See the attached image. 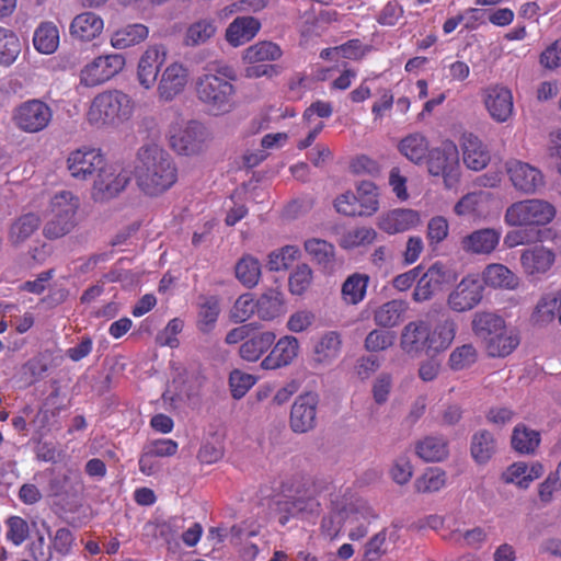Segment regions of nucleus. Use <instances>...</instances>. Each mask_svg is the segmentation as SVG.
<instances>
[{"instance_id": "1", "label": "nucleus", "mask_w": 561, "mask_h": 561, "mask_svg": "<svg viewBox=\"0 0 561 561\" xmlns=\"http://www.w3.org/2000/svg\"><path fill=\"white\" fill-rule=\"evenodd\" d=\"M193 82L194 92L201 104L214 116L232 112L236 107V88L238 79L236 70L228 65L205 68Z\"/></svg>"}, {"instance_id": "2", "label": "nucleus", "mask_w": 561, "mask_h": 561, "mask_svg": "<svg viewBox=\"0 0 561 561\" xmlns=\"http://www.w3.org/2000/svg\"><path fill=\"white\" fill-rule=\"evenodd\" d=\"M135 175L138 186L147 195L156 196L175 183L178 170L171 156L158 145L151 144L139 148Z\"/></svg>"}, {"instance_id": "3", "label": "nucleus", "mask_w": 561, "mask_h": 561, "mask_svg": "<svg viewBox=\"0 0 561 561\" xmlns=\"http://www.w3.org/2000/svg\"><path fill=\"white\" fill-rule=\"evenodd\" d=\"M557 216L554 205L546 199L531 198L513 203L506 208L504 220L511 227L546 226Z\"/></svg>"}, {"instance_id": "4", "label": "nucleus", "mask_w": 561, "mask_h": 561, "mask_svg": "<svg viewBox=\"0 0 561 561\" xmlns=\"http://www.w3.org/2000/svg\"><path fill=\"white\" fill-rule=\"evenodd\" d=\"M129 102L128 95L121 91L101 93L92 101L90 119L103 124L127 119L131 113Z\"/></svg>"}, {"instance_id": "5", "label": "nucleus", "mask_w": 561, "mask_h": 561, "mask_svg": "<svg viewBox=\"0 0 561 561\" xmlns=\"http://www.w3.org/2000/svg\"><path fill=\"white\" fill-rule=\"evenodd\" d=\"M426 157L428 172L434 176H443L446 186L451 187L458 180L459 154L456 145L446 141L428 150Z\"/></svg>"}, {"instance_id": "6", "label": "nucleus", "mask_w": 561, "mask_h": 561, "mask_svg": "<svg viewBox=\"0 0 561 561\" xmlns=\"http://www.w3.org/2000/svg\"><path fill=\"white\" fill-rule=\"evenodd\" d=\"M457 280V273L442 262H435L419 278L413 291V299L417 302L430 300L443 286Z\"/></svg>"}, {"instance_id": "7", "label": "nucleus", "mask_w": 561, "mask_h": 561, "mask_svg": "<svg viewBox=\"0 0 561 561\" xmlns=\"http://www.w3.org/2000/svg\"><path fill=\"white\" fill-rule=\"evenodd\" d=\"M53 118L51 108L41 100H30L20 104L13 113L15 126L25 133L45 129Z\"/></svg>"}, {"instance_id": "8", "label": "nucleus", "mask_w": 561, "mask_h": 561, "mask_svg": "<svg viewBox=\"0 0 561 561\" xmlns=\"http://www.w3.org/2000/svg\"><path fill=\"white\" fill-rule=\"evenodd\" d=\"M69 193H61L53 202L51 217L46 222L43 233L47 239H58L69 233L76 222L77 203L67 202Z\"/></svg>"}, {"instance_id": "9", "label": "nucleus", "mask_w": 561, "mask_h": 561, "mask_svg": "<svg viewBox=\"0 0 561 561\" xmlns=\"http://www.w3.org/2000/svg\"><path fill=\"white\" fill-rule=\"evenodd\" d=\"M124 67L125 57L122 54L99 56L81 70L80 81L85 87H95L112 79Z\"/></svg>"}, {"instance_id": "10", "label": "nucleus", "mask_w": 561, "mask_h": 561, "mask_svg": "<svg viewBox=\"0 0 561 561\" xmlns=\"http://www.w3.org/2000/svg\"><path fill=\"white\" fill-rule=\"evenodd\" d=\"M104 157L100 150L93 148H79L71 151L67 158V171L77 181L94 179L99 169L103 168Z\"/></svg>"}, {"instance_id": "11", "label": "nucleus", "mask_w": 561, "mask_h": 561, "mask_svg": "<svg viewBox=\"0 0 561 561\" xmlns=\"http://www.w3.org/2000/svg\"><path fill=\"white\" fill-rule=\"evenodd\" d=\"M319 396L306 392L296 398L291 405L289 425L295 433H307L317 425V407Z\"/></svg>"}, {"instance_id": "12", "label": "nucleus", "mask_w": 561, "mask_h": 561, "mask_svg": "<svg viewBox=\"0 0 561 561\" xmlns=\"http://www.w3.org/2000/svg\"><path fill=\"white\" fill-rule=\"evenodd\" d=\"M483 286L473 276H467L449 294L447 304L457 312H463L474 308L482 299Z\"/></svg>"}, {"instance_id": "13", "label": "nucleus", "mask_w": 561, "mask_h": 561, "mask_svg": "<svg viewBox=\"0 0 561 561\" xmlns=\"http://www.w3.org/2000/svg\"><path fill=\"white\" fill-rule=\"evenodd\" d=\"M129 181L128 172L118 167L108 165L104 160L103 168L98 170L93 179V187L102 198H112L121 193Z\"/></svg>"}, {"instance_id": "14", "label": "nucleus", "mask_w": 561, "mask_h": 561, "mask_svg": "<svg viewBox=\"0 0 561 561\" xmlns=\"http://www.w3.org/2000/svg\"><path fill=\"white\" fill-rule=\"evenodd\" d=\"M167 51L163 46H150L141 55L137 66V81L145 90H150L157 82L161 66L165 62Z\"/></svg>"}, {"instance_id": "15", "label": "nucleus", "mask_w": 561, "mask_h": 561, "mask_svg": "<svg viewBox=\"0 0 561 561\" xmlns=\"http://www.w3.org/2000/svg\"><path fill=\"white\" fill-rule=\"evenodd\" d=\"M205 136V127L196 121H191L184 128L171 135L170 145L178 153L192 156L202 150Z\"/></svg>"}, {"instance_id": "16", "label": "nucleus", "mask_w": 561, "mask_h": 561, "mask_svg": "<svg viewBox=\"0 0 561 561\" xmlns=\"http://www.w3.org/2000/svg\"><path fill=\"white\" fill-rule=\"evenodd\" d=\"M188 81V69L180 62L170 64L163 71L157 92L164 102H170L181 94Z\"/></svg>"}, {"instance_id": "17", "label": "nucleus", "mask_w": 561, "mask_h": 561, "mask_svg": "<svg viewBox=\"0 0 561 561\" xmlns=\"http://www.w3.org/2000/svg\"><path fill=\"white\" fill-rule=\"evenodd\" d=\"M508 174L514 187L525 194H535L545 185L541 172L528 163L514 162L508 168Z\"/></svg>"}, {"instance_id": "18", "label": "nucleus", "mask_w": 561, "mask_h": 561, "mask_svg": "<svg viewBox=\"0 0 561 561\" xmlns=\"http://www.w3.org/2000/svg\"><path fill=\"white\" fill-rule=\"evenodd\" d=\"M484 104L496 122H506L513 113V96L505 87L494 85L484 90Z\"/></svg>"}, {"instance_id": "19", "label": "nucleus", "mask_w": 561, "mask_h": 561, "mask_svg": "<svg viewBox=\"0 0 561 561\" xmlns=\"http://www.w3.org/2000/svg\"><path fill=\"white\" fill-rule=\"evenodd\" d=\"M501 231L494 228H482L461 239V249L471 254H491L500 243Z\"/></svg>"}, {"instance_id": "20", "label": "nucleus", "mask_w": 561, "mask_h": 561, "mask_svg": "<svg viewBox=\"0 0 561 561\" xmlns=\"http://www.w3.org/2000/svg\"><path fill=\"white\" fill-rule=\"evenodd\" d=\"M420 221L419 211L407 208H397L382 214L379 217L378 227L389 234H394L416 227Z\"/></svg>"}, {"instance_id": "21", "label": "nucleus", "mask_w": 561, "mask_h": 561, "mask_svg": "<svg viewBox=\"0 0 561 561\" xmlns=\"http://www.w3.org/2000/svg\"><path fill=\"white\" fill-rule=\"evenodd\" d=\"M304 248L324 273L331 274L342 265L336 259L335 247L327 240L311 238L305 241Z\"/></svg>"}, {"instance_id": "22", "label": "nucleus", "mask_w": 561, "mask_h": 561, "mask_svg": "<svg viewBox=\"0 0 561 561\" xmlns=\"http://www.w3.org/2000/svg\"><path fill=\"white\" fill-rule=\"evenodd\" d=\"M299 342L295 336L280 337L271 353L263 359L261 366L265 369H275L287 366L298 356Z\"/></svg>"}, {"instance_id": "23", "label": "nucleus", "mask_w": 561, "mask_h": 561, "mask_svg": "<svg viewBox=\"0 0 561 561\" xmlns=\"http://www.w3.org/2000/svg\"><path fill=\"white\" fill-rule=\"evenodd\" d=\"M556 254L542 245L526 249L520 254V264L527 275L535 276L547 273L554 263Z\"/></svg>"}, {"instance_id": "24", "label": "nucleus", "mask_w": 561, "mask_h": 561, "mask_svg": "<svg viewBox=\"0 0 561 561\" xmlns=\"http://www.w3.org/2000/svg\"><path fill=\"white\" fill-rule=\"evenodd\" d=\"M401 347L404 352L412 354L425 351L427 353L428 325L424 321L408 323L401 333Z\"/></svg>"}, {"instance_id": "25", "label": "nucleus", "mask_w": 561, "mask_h": 561, "mask_svg": "<svg viewBox=\"0 0 561 561\" xmlns=\"http://www.w3.org/2000/svg\"><path fill=\"white\" fill-rule=\"evenodd\" d=\"M261 23L253 16H239L226 30L227 42L237 47L250 42L260 31Z\"/></svg>"}, {"instance_id": "26", "label": "nucleus", "mask_w": 561, "mask_h": 561, "mask_svg": "<svg viewBox=\"0 0 561 561\" xmlns=\"http://www.w3.org/2000/svg\"><path fill=\"white\" fill-rule=\"evenodd\" d=\"M48 486L50 495L67 500L78 499L83 491L80 473L76 471L54 477Z\"/></svg>"}, {"instance_id": "27", "label": "nucleus", "mask_w": 561, "mask_h": 561, "mask_svg": "<svg viewBox=\"0 0 561 561\" xmlns=\"http://www.w3.org/2000/svg\"><path fill=\"white\" fill-rule=\"evenodd\" d=\"M497 450V442L488 430H479L471 436L470 455L478 465L488 463Z\"/></svg>"}, {"instance_id": "28", "label": "nucleus", "mask_w": 561, "mask_h": 561, "mask_svg": "<svg viewBox=\"0 0 561 561\" xmlns=\"http://www.w3.org/2000/svg\"><path fill=\"white\" fill-rule=\"evenodd\" d=\"M103 30V20L94 12L78 14L70 24V34L80 41H91Z\"/></svg>"}, {"instance_id": "29", "label": "nucleus", "mask_w": 561, "mask_h": 561, "mask_svg": "<svg viewBox=\"0 0 561 561\" xmlns=\"http://www.w3.org/2000/svg\"><path fill=\"white\" fill-rule=\"evenodd\" d=\"M256 313L262 320H273L285 312L283 293L278 288H270L255 301Z\"/></svg>"}, {"instance_id": "30", "label": "nucleus", "mask_w": 561, "mask_h": 561, "mask_svg": "<svg viewBox=\"0 0 561 561\" xmlns=\"http://www.w3.org/2000/svg\"><path fill=\"white\" fill-rule=\"evenodd\" d=\"M275 339L271 331L249 335L239 348L240 356L248 362H255L273 345Z\"/></svg>"}, {"instance_id": "31", "label": "nucleus", "mask_w": 561, "mask_h": 561, "mask_svg": "<svg viewBox=\"0 0 561 561\" xmlns=\"http://www.w3.org/2000/svg\"><path fill=\"white\" fill-rule=\"evenodd\" d=\"M519 344V339L513 330H508L506 324L502 325V330L495 333L484 345L489 356L505 357L510 355Z\"/></svg>"}, {"instance_id": "32", "label": "nucleus", "mask_w": 561, "mask_h": 561, "mask_svg": "<svg viewBox=\"0 0 561 561\" xmlns=\"http://www.w3.org/2000/svg\"><path fill=\"white\" fill-rule=\"evenodd\" d=\"M456 328L454 320L445 319L432 332L428 329L427 354H437L448 348L455 339Z\"/></svg>"}, {"instance_id": "33", "label": "nucleus", "mask_w": 561, "mask_h": 561, "mask_svg": "<svg viewBox=\"0 0 561 561\" xmlns=\"http://www.w3.org/2000/svg\"><path fill=\"white\" fill-rule=\"evenodd\" d=\"M407 310L408 304L404 300L393 299L375 310L374 320L379 327L393 328L403 320Z\"/></svg>"}, {"instance_id": "34", "label": "nucleus", "mask_w": 561, "mask_h": 561, "mask_svg": "<svg viewBox=\"0 0 561 561\" xmlns=\"http://www.w3.org/2000/svg\"><path fill=\"white\" fill-rule=\"evenodd\" d=\"M148 34L149 30L146 25L128 24L112 34L111 44L116 49H126L144 42Z\"/></svg>"}, {"instance_id": "35", "label": "nucleus", "mask_w": 561, "mask_h": 561, "mask_svg": "<svg viewBox=\"0 0 561 561\" xmlns=\"http://www.w3.org/2000/svg\"><path fill=\"white\" fill-rule=\"evenodd\" d=\"M504 322V319L499 314L482 311L474 313L471 325L474 335L485 343L502 330Z\"/></svg>"}, {"instance_id": "36", "label": "nucleus", "mask_w": 561, "mask_h": 561, "mask_svg": "<svg viewBox=\"0 0 561 561\" xmlns=\"http://www.w3.org/2000/svg\"><path fill=\"white\" fill-rule=\"evenodd\" d=\"M234 275L244 287H255L261 277L260 261L250 254L243 255L234 265Z\"/></svg>"}, {"instance_id": "37", "label": "nucleus", "mask_w": 561, "mask_h": 561, "mask_svg": "<svg viewBox=\"0 0 561 561\" xmlns=\"http://www.w3.org/2000/svg\"><path fill=\"white\" fill-rule=\"evenodd\" d=\"M511 444L515 451L530 455L540 444V434L524 424H517L513 430Z\"/></svg>"}, {"instance_id": "38", "label": "nucleus", "mask_w": 561, "mask_h": 561, "mask_svg": "<svg viewBox=\"0 0 561 561\" xmlns=\"http://www.w3.org/2000/svg\"><path fill=\"white\" fill-rule=\"evenodd\" d=\"M560 291L546 294L537 302L536 308L531 314V321L538 325H546L556 318L557 309H560Z\"/></svg>"}, {"instance_id": "39", "label": "nucleus", "mask_w": 561, "mask_h": 561, "mask_svg": "<svg viewBox=\"0 0 561 561\" xmlns=\"http://www.w3.org/2000/svg\"><path fill=\"white\" fill-rule=\"evenodd\" d=\"M398 150L411 162H422L428 152L427 139L419 133L410 134L398 145Z\"/></svg>"}, {"instance_id": "40", "label": "nucleus", "mask_w": 561, "mask_h": 561, "mask_svg": "<svg viewBox=\"0 0 561 561\" xmlns=\"http://www.w3.org/2000/svg\"><path fill=\"white\" fill-rule=\"evenodd\" d=\"M490 161L489 152L483 148L479 139L472 135L466 137L463 142V162L474 171L482 170Z\"/></svg>"}, {"instance_id": "41", "label": "nucleus", "mask_w": 561, "mask_h": 561, "mask_svg": "<svg viewBox=\"0 0 561 561\" xmlns=\"http://www.w3.org/2000/svg\"><path fill=\"white\" fill-rule=\"evenodd\" d=\"M483 280L492 287L514 289L518 286V277L503 264H490L483 271Z\"/></svg>"}, {"instance_id": "42", "label": "nucleus", "mask_w": 561, "mask_h": 561, "mask_svg": "<svg viewBox=\"0 0 561 561\" xmlns=\"http://www.w3.org/2000/svg\"><path fill=\"white\" fill-rule=\"evenodd\" d=\"M448 453L447 442L442 437L428 436L416 445V454L425 461H442Z\"/></svg>"}, {"instance_id": "43", "label": "nucleus", "mask_w": 561, "mask_h": 561, "mask_svg": "<svg viewBox=\"0 0 561 561\" xmlns=\"http://www.w3.org/2000/svg\"><path fill=\"white\" fill-rule=\"evenodd\" d=\"M199 299L203 300V302L199 304L197 328L203 333H208L217 322L220 312L219 300L215 296H202Z\"/></svg>"}, {"instance_id": "44", "label": "nucleus", "mask_w": 561, "mask_h": 561, "mask_svg": "<svg viewBox=\"0 0 561 561\" xmlns=\"http://www.w3.org/2000/svg\"><path fill=\"white\" fill-rule=\"evenodd\" d=\"M33 44L39 53H54L59 44L57 27L50 22L42 23L34 33Z\"/></svg>"}, {"instance_id": "45", "label": "nucleus", "mask_w": 561, "mask_h": 561, "mask_svg": "<svg viewBox=\"0 0 561 561\" xmlns=\"http://www.w3.org/2000/svg\"><path fill=\"white\" fill-rule=\"evenodd\" d=\"M355 198L362 216H371L378 210V188L370 181H362L357 185Z\"/></svg>"}, {"instance_id": "46", "label": "nucleus", "mask_w": 561, "mask_h": 561, "mask_svg": "<svg viewBox=\"0 0 561 561\" xmlns=\"http://www.w3.org/2000/svg\"><path fill=\"white\" fill-rule=\"evenodd\" d=\"M217 31L214 20L203 19L188 26L185 33L186 46H199L207 43Z\"/></svg>"}, {"instance_id": "47", "label": "nucleus", "mask_w": 561, "mask_h": 561, "mask_svg": "<svg viewBox=\"0 0 561 561\" xmlns=\"http://www.w3.org/2000/svg\"><path fill=\"white\" fill-rule=\"evenodd\" d=\"M21 53L19 37L10 30L0 27V65L11 66Z\"/></svg>"}, {"instance_id": "48", "label": "nucleus", "mask_w": 561, "mask_h": 561, "mask_svg": "<svg viewBox=\"0 0 561 561\" xmlns=\"http://www.w3.org/2000/svg\"><path fill=\"white\" fill-rule=\"evenodd\" d=\"M41 219L34 213H28L18 218L10 230V238L13 243H21L30 238L39 227Z\"/></svg>"}, {"instance_id": "49", "label": "nucleus", "mask_w": 561, "mask_h": 561, "mask_svg": "<svg viewBox=\"0 0 561 561\" xmlns=\"http://www.w3.org/2000/svg\"><path fill=\"white\" fill-rule=\"evenodd\" d=\"M369 277L355 273L346 278L342 285V295L346 302L356 305L363 300Z\"/></svg>"}, {"instance_id": "50", "label": "nucleus", "mask_w": 561, "mask_h": 561, "mask_svg": "<svg viewBox=\"0 0 561 561\" xmlns=\"http://www.w3.org/2000/svg\"><path fill=\"white\" fill-rule=\"evenodd\" d=\"M282 56L280 48L272 42H260L244 50V60L256 64L267 60H276Z\"/></svg>"}, {"instance_id": "51", "label": "nucleus", "mask_w": 561, "mask_h": 561, "mask_svg": "<svg viewBox=\"0 0 561 561\" xmlns=\"http://www.w3.org/2000/svg\"><path fill=\"white\" fill-rule=\"evenodd\" d=\"M316 502L313 499H289L285 497L276 502L277 511L284 513L279 518V523L285 525L289 519V516H295L306 511H312Z\"/></svg>"}, {"instance_id": "52", "label": "nucleus", "mask_w": 561, "mask_h": 561, "mask_svg": "<svg viewBox=\"0 0 561 561\" xmlns=\"http://www.w3.org/2000/svg\"><path fill=\"white\" fill-rule=\"evenodd\" d=\"M478 359V353L472 344L456 347L449 355L448 366L454 371L470 368Z\"/></svg>"}, {"instance_id": "53", "label": "nucleus", "mask_w": 561, "mask_h": 561, "mask_svg": "<svg viewBox=\"0 0 561 561\" xmlns=\"http://www.w3.org/2000/svg\"><path fill=\"white\" fill-rule=\"evenodd\" d=\"M312 279L313 272L311 267L306 263L298 264L289 275V291L293 295H302L310 287Z\"/></svg>"}, {"instance_id": "54", "label": "nucleus", "mask_w": 561, "mask_h": 561, "mask_svg": "<svg viewBox=\"0 0 561 561\" xmlns=\"http://www.w3.org/2000/svg\"><path fill=\"white\" fill-rule=\"evenodd\" d=\"M341 341L334 332L325 334L314 346V360L317 363L329 362L337 355Z\"/></svg>"}, {"instance_id": "55", "label": "nucleus", "mask_w": 561, "mask_h": 561, "mask_svg": "<svg viewBox=\"0 0 561 561\" xmlns=\"http://www.w3.org/2000/svg\"><path fill=\"white\" fill-rule=\"evenodd\" d=\"M298 254V248L285 245L280 250L270 253L267 266L271 271L287 270L289 264L297 259Z\"/></svg>"}, {"instance_id": "56", "label": "nucleus", "mask_w": 561, "mask_h": 561, "mask_svg": "<svg viewBox=\"0 0 561 561\" xmlns=\"http://www.w3.org/2000/svg\"><path fill=\"white\" fill-rule=\"evenodd\" d=\"M396 335L393 332L375 329L367 334L364 346L365 350L370 353L380 352L390 347Z\"/></svg>"}, {"instance_id": "57", "label": "nucleus", "mask_w": 561, "mask_h": 561, "mask_svg": "<svg viewBox=\"0 0 561 561\" xmlns=\"http://www.w3.org/2000/svg\"><path fill=\"white\" fill-rule=\"evenodd\" d=\"M446 482V473L439 469H432L426 472L422 478L415 481V489L417 492H436L440 490Z\"/></svg>"}, {"instance_id": "58", "label": "nucleus", "mask_w": 561, "mask_h": 561, "mask_svg": "<svg viewBox=\"0 0 561 561\" xmlns=\"http://www.w3.org/2000/svg\"><path fill=\"white\" fill-rule=\"evenodd\" d=\"M255 301L251 294L241 295L231 310V319L236 323H242L256 312Z\"/></svg>"}, {"instance_id": "59", "label": "nucleus", "mask_w": 561, "mask_h": 561, "mask_svg": "<svg viewBox=\"0 0 561 561\" xmlns=\"http://www.w3.org/2000/svg\"><path fill=\"white\" fill-rule=\"evenodd\" d=\"M30 556L34 561H50L51 559V542L45 539L44 534L36 531L35 537L28 545Z\"/></svg>"}, {"instance_id": "60", "label": "nucleus", "mask_w": 561, "mask_h": 561, "mask_svg": "<svg viewBox=\"0 0 561 561\" xmlns=\"http://www.w3.org/2000/svg\"><path fill=\"white\" fill-rule=\"evenodd\" d=\"M254 382L255 379L252 375L243 374L239 370H233L229 377L231 396L237 400L241 399L254 385Z\"/></svg>"}, {"instance_id": "61", "label": "nucleus", "mask_w": 561, "mask_h": 561, "mask_svg": "<svg viewBox=\"0 0 561 561\" xmlns=\"http://www.w3.org/2000/svg\"><path fill=\"white\" fill-rule=\"evenodd\" d=\"M448 236V221L442 217H433L427 224V239L431 244H437Z\"/></svg>"}, {"instance_id": "62", "label": "nucleus", "mask_w": 561, "mask_h": 561, "mask_svg": "<svg viewBox=\"0 0 561 561\" xmlns=\"http://www.w3.org/2000/svg\"><path fill=\"white\" fill-rule=\"evenodd\" d=\"M47 533L51 547L57 553L66 556L70 552L73 543V535L68 528H59L53 538L50 537L48 529Z\"/></svg>"}, {"instance_id": "63", "label": "nucleus", "mask_w": 561, "mask_h": 561, "mask_svg": "<svg viewBox=\"0 0 561 561\" xmlns=\"http://www.w3.org/2000/svg\"><path fill=\"white\" fill-rule=\"evenodd\" d=\"M8 539H10L16 546L22 543L28 533L27 523L19 516H12L8 519Z\"/></svg>"}, {"instance_id": "64", "label": "nucleus", "mask_w": 561, "mask_h": 561, "mask_svg": "<svg viewBox=\"0 0 561 561\" xmlns=\"http://www.w3.org/2000/svg\"><path fill=\"white\" fill-rule=\"evenodd\" d=\"M392 387V377L388 373H381L373 385L374 400L378 404H382L388 400Z\"/></svg>"}]
</instances>
